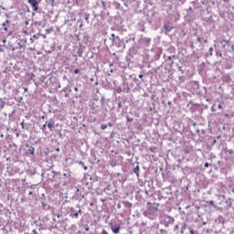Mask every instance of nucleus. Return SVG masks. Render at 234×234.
<instances>
[{
  "instance_id": "nucleus-35",
  "label": "nucleus",
  "mask_w": 234,
  "mask_h": 234,
  "mask_svg": "<svg viewBox=\"0 0 234 234\" xmlns=\"http://www.w3.org/2000/svg\"><path fill=\"white\" fill-rule=\"evenodd\" d=\"M20 48H23V46H20Z\"/></svg>"
},
{
  "instance_id": "nucleus-21",
  "label": "nucleus",
  "mask_w": 234,
  "mask_h": 234,
  "mask_svg": "<svg viewBox=\"0 0 234 234\" xmlns=\"http://www.w3.org/2000/svg\"><path fill=\"white\" fill-rule=\"evenodd\" d=\"M74 90H75V92H78V90H79L78 87H75Z\"/></svg>"
},
{
  "instance_id": "nucleus-26",
  "label": "nucleus",
  "mask_w": 234,
  "mask_h": 234,
  "mask_svg": "<svg viewBox=\"0 0 234 234\" xmlns=\"http://www.w3.org/2000/svg\"><path fill=\"white\" fill-rule=\"evenodd\" d=\"M50 1H51V5H54V1H55V0H50Z\"/></svg>"
},
{
  "instance_id": "nucleus-1",
  "label": "nucleus",
  "mask_w": 234,
  "mask_h": 234,
  "mask_svg": "<svg viewBox=\"0 0 234 234\" xmlns=\"http://www.w3.org/2000/svg\"><path fill=\"white\" fill-rule=\"evenodd\" d=\"M158 207H160V204L147 202V207L144 211V216L147 217V218H150V220H154V218L158 217Z\"/></svg>"
},
{
  "instance_id": "nucleus-12",
  "label": "nucleus",
  "mask_w": 234,
  "mask_h": 234,
  "mask_svg": "<svg viewBox=\"0 0 234 234\" xmlns=\"http://www.w3.org/2000/svg\"><path fill=\"white\" fill-rule=\"evenodd\" d=\"M197 41H198V43H202V38L200 37H197Z\"/></svg>"
},
{
  "instance_id": "nucleus-38",
  "label": "nucleus",
  "mask_w": 234,
  "mask_h": 234,
  "mask_svg": "<svg viewBox=\"0 0 234 234\" xmlns=\"http://www.w3.org/2000/svg\"><path fill=\"white\" fill-rule=\"evenodd\" d=\"M33 232L36 234V230H33Z\"/></svg>"
},
{
  "instance_id": "nucleus-16",
  "label": "nucleus",
  "mask_w": 234,
  "mask_h": 234,
  "mask_svg": "<svg viewBox=\"0 0 234 234\" xmlns=\"http://www.w3.org/2000/svg\"><path fill=\"white\" fill-rule=\"evenodd\" d=\"M204 165H205L206 168H207V167H209V163H205Z\"/></svg>"
},
{
  "instance_id": "nucleus-14",
  "label": "nucleus",
  "mask_w": 234,
  "mask_h": 234,
  "mask_svg": "<svg viewBox=\"0 0 234 234\" xmlns=\"http://www.w3.org/2000/svg\"><path fill=\"white\" fill-rule=\"evenodd\" d=\"M29 153H30V154H34V148L29 149Z\"/></svg>"
},
{
  "instance_id": "nucleus-17",
  "label": "nucleus",
  "mask_w": 234,
  "mask_h": 234,
  "mask_svg": "<svg viewBox=\"0 0 234 234\" xmlns=\"http://www.w3.org/2000/svg\"><path fill=\"white\" fill-rule=\"evenodd\" d=\"M167 59H168L169 61H171V59H173V57H172V56L167 57Z\"/></svg>"
},
{
  "instance_id": "nucleus-10",
  "label": "nucleus",
  "mask_w": 234,
  "mask_h": 234,
  "mask_svg": "<svg viewBox=\"0 0 234 234\" xmlns=\"http://www.w3.org/2000/svg\"><path fill=\"white\" fill-rule=\"evenodd\" d=\"M48 129H50V131H52V127H53V124H52V122H48Z\"/></svg>"
},
{
  "instance_id": "nucleus-8",
  "label": "nucleus",
  "mask_w": 234,
  "mask_h": 234,
  "mask_svg": "<svg viewBox=\"0 0 234 234\" xmlns=\"http://www.w3.org/2000/svg\"><path fill=\"white\" fill-rule=\"evenodd\" d=\"M138 171H140V167H139V166H136V167L134 168V173L137 174V176H139Z\"/></svg>"
},
{
  "instance_id": "nucleus-19",
  "label": "nucleus",
  "mask_w": 234,
  "mask_h": 234,
  "mask_svg": "<svg viewBox=\"0 0 234 234\" xmlns=\"http://www.w3.org/2000/svg\"><path fill=\"white\" fill-rule=\"evenodd\" d=\"M209 204H210V206H214L215 202L214 201H210Z\"/></svg>"
},
{
  "instance_id": "nucleus-2",
  "label": "nucleus",
  "mask_w": 234,
  "mask_h": 234,
  "mask_svg": "<svg viewBox=\"0 0 234 234\" xmlns=\"http://www.w3.org/2000/svg\"><path fill=\"white\" fill-rule=\"evenodd\" d=\"M27 3L32 6L34 12H37L39 10V2H37V0H27Z\"/></svg>"
},
{
  "instance_id": "nucleus-23",
  "label": "nucleus",
  "mask_w": 234,
  "mask_h": 234,
  "mask_svg": "<svg viewBox=\"0 0 234 234\" xmlns=\"http://www.w3.org/2000/svg\"><path fill=\"white\" fill-rule=\"evenodd\" d=\"M80 165H84L83 162L80 161L79 162Z\"/></svg>"
},
{
  "instance_id": "nucleus-27",
  "label": "nucleus",
  "mask_w": 234,
  "mask_h": 234,
  "mask_svg": "<svg viewBox=\"0 0 234 234\" xmlns=\"http://www.w3.org/2000/svg\"><path fill=\"white\" fill-rule=\"evenodd\" d=\"M3 43H4V44L6 43V39H3Z\"/></svg>"
},
{
  "instance_id": "nucleus-15",
  "label": "nucleus",
  "mask_w": 234,
  "mask_h": 234,
  "mask_svg": "<svg viewBox=\"0 0 234 234\" xmlns=\"http://www.w3.org/2000/svg\"><path fill=\"white\" fill-rule=\"evenodd\" d=\"M22 32H23V34H25L26 36H28V32H27V30H23Z\"/></svg>"
},
{
  "instance_id": "nucleus-30",
  "label": "nucleus",
  "mask_w": 234,
  "mask_h": 234,
  "mask_svg": "<svg viewBox=\"0 0 234 234\" xmlns=\"http://www.w3.org/2000/svg\"><path fill=\"white\" fill-rule=\"evenodd\" d=\"M56 151H57L58 153H59V148H57Z\"/></svg>"
},
{
  "instance_id": "nucleus-22",
  "label": "nucleus",
  "mask_w": 234,
  "mask_h": 234,
  "mask_svg": "<svg viewBox=\"0 0 234 234\" xmlns=\"http://www.w3.org/2000/svg\"><path fill=\"white\" fill-rule=\"evenodd\" d=\"M218 109H222V105H221V104H218Z\"/></svg>"
},
{
  "instance_id": "nucleus-25",
  "label": "nucleus",
  "mask_w": 234,
  "mask_h": 234,
  "mask_svg": "<svg viewBox=\"0 0 234 234\" xmlns=\"http://www.w3.org/2000/svg\"><path fill=\"white\" fill-rule=\"evenodd\" d=\"M73 1H74L75 3H77V4L80 3V0H73Z\"/></svg>"
},
{
  "instance_id": "nucleus-5",
  "label": "nucleus",
  "mask_w": 234,
  "mask_h": 234,
  "mask_svg": "<svg viewBox=\"0 0 234 234\" xmlns=\"http://www.w3.org/2000/svg\"><path fill=\"white\" fill-rule=\"evenodd\" d=\"M80 213H81V209H80L78 212L70 213L69 217L71 218H80Z\"/></svg>"
},
{
  "instance_id": "nucleus-4",
  "label": "nucleus",
  "mask_w": 234,
  "mask_h": 234,
  "mask_svg": "<svg viewBox=\"0 0 234 234\" xmlns=\"http://www.w3.org/2000/svg\"><path fill=\"white\" fill-rule=\"evenodd\" d=\"M10 27V20H5L3 24H2V28L3 30H5V32H8V27Z\"/></svg>"
},
{
  "instance_id": "nucleus-37",
  "label": "nucleus",
  "mask_w": 234,
  "mask_h": 234,
  "mask_svg": "<svg viewBox=\"0 0 234 234\" xmlns=\"http://www.w3.org/2000/svg\"><path fill=\"white\" fill-rule=\"evenodd\" d=\"M33 232L36 234V230H33Z\"/></svg>"
},
{
  "instance_id": "nucleus-6",
  "label": "nucleus",
  "mask_w": 234,
  "mask_h": 234,
  "mask_svg": "<svg viewBox=\"0 0 234 234\" xmlns=\"http://www.w3.org/2000/svg\"><path fill=\"white\" fill-rule=\"evenodd\" d=\"M164 28L166 32H171L173 30V27H169L167 25H165L164 26Z\"/></svg>"
},
{
  "instance_id": "nucleus-13",
  "label": "nucleus",
  "mask_w": 234,
  "mask_h": 234,
  "mask_svg": "<svg viewBox=\"0 0 234 234\" xmlns=\"http://www.w3.org/2000/svg\"><path fill=\"white\" fill-rule=\"evenodd\" d=\"M74 74H80V69H74Z\"/></svg>"
},
{
  "instance_id": "nucleus-28",
  "label": "nucleus",
  "mask_w": 234,
  "mask_h": 234,
  "mask_svg": "<svg viewBox=\"0 0 234 234\" xmlns=\"http://www.w3.org/2000/svg\"><path fill=\"white\" fill-rule=\"evenodd\" d=\"M224 43H229L228 40H223Z\"/></svg>"
},
{
  "instance_id": "nucleus-31",
  "label": "nucleus",
  "mask_w": 234,
  "mask_h": 234,
  "mask_svg": "<svg viewBox=\"0 0 234 234\" xmlns=\"http://www.w3.org/2000/svg\"><path fill=\"white\" fill-rule=\"evenodd\" d=\"M190 234H195V232H193V230H190Z\"/></svg>"
},
{
  "instance_id": "nucleus-33",
  "label": "nucleus",
  "mask_w": 234,
  "mask_h": 234,
  "mask_svg": "<svg viewBox=\"0 0 234 234\" xmlns=\"http://www.w3.org/2000/svg\"><path fill=\"white\" fill-rule=\"evenodd\" d=\"M209 50H210V51L213 50V48H210Z\"/></svg>"
},
{
  "instance_id": "nucleus-20",
  "label": "nucleus",
  "mask_w": 234,
  "mask_h": 234,
  "mask_svg": "<svg viewBox=\"0 0 234 234\" xmlns=\"http://www.w3.org/2000/svg\"><path fill=\"white\" fill-rule=\"evenodd\" d=\"M42 129H43V130L47 129V124H44V125L42 126Z\"/></svg>"
},
{
  "instance_id": "nucleus-18",
  "label": "nucleus",
  "mask_w": 234,
  "mask_h": 234,
  "mask_svg": "<svg viewBox=\"0 0 234 234\" xmlns=\"http://www.w3.org/2000/svg\"><path fill=\"white\" fill-rule=\"evenodd\" d=\"M108 127H112V122H108Z\"/></svg>"
},
{
  "instance_id": "nucleus-9",
  "label": "nucleus",
  "mask_w": 234,
  "mask_h": 234,
  "mask_svg": "<svg viewBox=\"0 0 234 234\" xmlns=\"http://www.w3.org/2000/svg\"><path fill=\"white\" fill-rule=\"evenodd\" d=\"M101 129L102 131H105V129H107V124H101Z\"/></svg>"
},
{
  "instance_id": "nucleus-34",
  "label": "nucleus",
  "mask_w": 234,
  "mask_h": 234,
  "mask_svg": "<svg viewBox=\"0 0 234 234\" xmlns=\"http://www.w3.org/2000/svg\"><path fill=\"white\" fill-rule=\"evenodd\" d=\"M84 169L87 170V166H85Z\"/></svg>"
},
{
  "instance_id": "nucleus-7",
  "label": "nucleus",
  "mask_w": 234,
  "mask_h": 234,
  "mask_svg": "<svg viewBox=\"0 0 234 234\" xmlns=\"http://www.w3.org/2000/svg\"><path fill=\"white\" fill-rule=\"evenodd\" d=\"M111 37L112 41H115L116 38L118 39V37H116L114 34H112Z\"/></svg>"
},
{
  "instance_id": "nucleus-11",
  "label": "nucleus",
  "mask_w": 234,
  "mask_h": 234,
  "mask_svg": "<svg viewBox=\"0 0 234 234\" xmlns=\"http://www.w3.org/2000/svg\"><path fill=\"white\" fill-rule=\"evenodd\" d=\"M126 120H127V122H133V119L132 117L127 116Z\"/></svg>"
},
{
  "instance_id": "nucleus-29",
  "label": "nucleus",
  "mask_w": 234,
  "mask_h": 234,
  "mask_svg": "<svg viewBox=\"0 0 234 234\" xmlns=\"http://www.w3.org/2000/svg\"><path fill=\"white\" fill-rule=\"evenodd\" d=\"M175 228H176V229H178V225H176Z\"/></svg>"
},
{
  "instance_id": "nucleus-32",
  "label": "nucleus",
  "mask_w": 234,
  "mask_h": 234,
  "mask_svg": "<svg viewBox=\"0 0 234 234\" xmlns=\"http://www.w3.org/2000/svg\"><path fill=\"white\" fill-rule=\"evenodd\" d=\"M204 43H207V39H205V40H204Z\"/></svg>"
},
{
  "instance_id": "nucleus-36",
  "label": "nucleus",
  "mask_w": 234,
  "mask_h": 234,
  "mask_svg": "<svg viewBox=\"0 0 234 234\" xmlns=\"http://www.w3.org/2000/svg\"><path fill=\"white\" fill-rule=\"evenodd\" d=\"M86 231H89V229H86Z\"/></svg>"
},
{
  "instance_id": "nucleus-24",
  "label": "nucleus",
  "mask_w": 234,
  "mask_h": 234,
  "mask_svg": "<svg viewBox=\"0 0 234 234\" xmlns=\"http://www.w3.org/2000/svg\"><path fill=\"white\" fill-rule=\"evenodd\" d=\"M139 78L142 80L144 78V75L140 74Z\"/></svg>"
},
{
  "instance_id": "nucleus-3",
  "label": "nucleus",
  "mask_w": 234,
  "mask_h": 234,
  "mask_svg": "<svg viewBox=\"0 0 234 234\" xmlns=\"http://www.w3.org/2000/svg\"><path fill=\"white\" fill-rule=\"evenodd\" d=\"M111 226V229L112 231V233L114 234H118L120 233V223H115V224H110Z\"/></svg>"
}]
</instances>
